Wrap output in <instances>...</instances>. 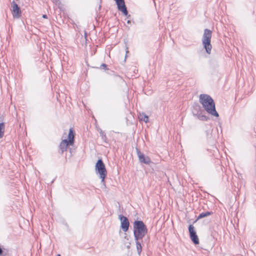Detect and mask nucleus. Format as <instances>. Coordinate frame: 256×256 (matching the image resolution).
<instances>
[{"label":"nucleus","instance_id":"1","mask_svg":"<svg viewBox=\"0 0 256 256\" xmlns=\"http://www.w3.org/2000/svg\"><path fill=\"white\" fill-rule=\"evenodd\" d=\"M134 236L138 254H140L142 251L141 243L143 242L142 238L148 233L146 226L142 220H136L134 222Z\"/></svg>","mask_w":256,"mask_h":256},{"label":"nucleus","instance_id":"2","mask_svg":"<svg viewBox=\"0 0 256 256\" xmlns=\"http://www.w3.org/2000/svg\"><path fill=\"white\" fill-rule=\"evenodd\" d=\"M199 100L204 110L209 114L216 117L219 116V114L216 110L214 100L210 96L206 94H201L200 96Z\"/></svg>","mask_w":256,"mask_h":256},{"label":"nucleus","instance_id":"3","mask_svg":"<svg viewBox=\"0 0 256 256\" xmlns=\"http://www.w3.org/2000/svg\"><path fill=\"white\" fill-rule=\"evenodd\" d=\"M95 170L96 174H99L100 178L101 179V183L105 186L104 178L107 175V171L102 159H98L96 162Z\"/></svg>","mask_w":256,"mask_h":256},{"label":"nucleus","instance_id":"4","mask_svg":"<svg viewBox=\"0 0 256 256\" xmlns=\"http://www.w3.org/2000/svg\"><path fill=\"white\" fill-rule=\"evenodd\" d=\"M212 35V31L206 28L204 30V33L202 37V42L204 47L206 49V52L210 54L212 50V45L210 44V40Z\"/></svg>","mask_w":256,"mask_h":256},{"label":"nucleus","instance_id":"5","mask_svg":"<svg viewBox=\"0 0 256 256\" xmlns=\"http://www.w3.org/2000/svg\"><path fill=\"white\" fill-rule=\"evenodd\" d=\"M118 219L120 221V228L124 232H126L129 228L130 222L128 219L122 214L118 215Z\"/></svg>","mask_w":256,"mask_h":256},{"label":"nucleus","instance_id":"6","mask_svg":"<svg viewBox=\"0 0 256 256\" xmlns=\"http://www.w3.org/2000/svg\"><path fill=\"white\" fill-rule=\"evenodd\" d=\"M188 229L190 233V236L192 241L195 244H198L199 239L194 230V227L193 226V225L190 224Z\"/></svg>","mask_w":256,"mask_h":256},{"label":"nucleus","instance_id":"7","mask_svg":"<svg viewBox=\"0 0 256 256\" xmlns=\"http://www.w3.org/2000/svg\"><path fill=\"white\" fill-rule=\"evenodd\" d=\"M12 13L14 18H19L22 16V11L20 6L14 0L12 4Z\"/></svg>","mask_w":256,"mask_h":256},{"label":"nucleus","instance_id":"8","mask_svg":"<svg viewBox=\"0 0 256 256\" xmlns=\"http://www.w3.org/2000/svg\"><path fill=\"white\" fill-rule=\"evenodd\" d=\"M136 150L139 161L141 163L150 164L152 162L150 158L148 156H146L139 149L136 148Z\"/></svg>","mask_w":256,"mask_h":256},{"label":"nucleus","instance_id":"9","mask_svg":"<svg viewBox=\"0 0 256 256\" xmlns=\"http://www.w3.org/2000/svg\"><path fill=\"white\" fill-rule=\"evenodd\" d=\"M116 5L118 10L122 12L125 16H128V18L130 16V15H128V12L124 0L116 4Z\"/></svg>","mask_w":256,"mask_h":256},{"label":"nucleus","instance_id":"10","mask_svg":"<svg viewBox=\"0 0 256 256\" xmlns=\"http://www.w3.org/2000/svg\"><path fill=\"white\" fill-rule=\"evenodd\" d=\"M68 145H70V144L68 140L66 139L62 140L60 142L59 146L60 149V154H62L64 152L67 150V148Z\"/></svg>","mask_w":256,"mask_h":256},{"label":"nucleus","instance_id":"11","mask_svg":"<svg viewBox=\"0 0 256 256\" xmlns=\"http://www.w3.org/2000/svg\"><path fill=\"white\" fill-rule=\"evenodd\" d=\"M101 69H104L105 70H108V71L107 72L108 74L110 75H114L116 77L118 78L120 80H123L122 78L120 76L115 74L114 72L112 70H109L107 68V65L105 64H102L100 67Z\"/></svg>","mask_w":256,"mask_h":256},{"label":"nucleus","instance_id":"12","mask_svg":"<svg viewBox=\"0 0 256 256\" xmlns=\"http://www.w3.org/2000/svg\"><path fill=\"white\" fill-rule=\"evenodd\" d=\"M74 132L72 129L70 128L69 130L68 135V140L69 142L70 145L72 146L74 144Z\"/></svg>","mask_w":256,"mask_h":256},{"label":"nucleus","instance_id":"13","mask_svg":"<svg viewBox=\"0 0 256 256\" xmlns=\"http://www.w3.org/2000/svg\"><path fill=\"white\" fill-rule=\"evenodd\" d=\"M212 214H213V212H202L201 214H199V216L197 218L196 220L194 222H196L197 220H198L199 219H200L212 215Z\"/></svg>","mask_w":256,"mask_h":256},{"label":"nucleus","instance_id":"14","mask_svg":"<svg viewBox=\"0 0 256 256\" xmlns=\"http://www.w3.org/2000/svg\"><path fill=\"white\" fill-rule=\"evenodd\" d=\"M192 111H194L195 112L198 113L202 112L201 107L198 104L196 103L193 106V110H192Z\"/></svg>","mask_w":256,"mask_h":256},{"label":"nucleus","instance_id":"15","mask_svg":"<svg viewBox=\"0 0 256 256\" xmlns=\"http://www.w3.org/2000/svg\"><path fill=\"white\" fill-rule=\"evenodd\" d=\"M4 122L0 123V138H2L4 134Z\"/></svg>","mask_w":256,"mask_h":256},{"label":"nucleus","instance_id":"16","mask_svg":"<svg viewBox=\"0 0 256 256\" xmlns=\"http://www.w3.org/2000/svg\"><path fill=\"white\" fill-rule=\"evenodd\" d=\"M139 118L140 120H142L146 122L148 120V116L144 114H140Z\"/></svg>","mask_w":256,"mask_h":256},{"label":"nucleus","instance_id":"17","mask_svg":"<svg viewBox=\"0 0 256 256\" xmlns=\"http://www.w3.org/2000/svg\"><path fill=\"white\" fill-rule=\"evenodd\" d=\"M100 136H101L102 140L106 142L107 140V138L106 136V134H105L104 132H103L102 130H100Z\"/></svg>","mask_w":256,"mask_h":256},{"label":"nucleus","instance_id":"18","mask_svg":"<svg viewBox=\"0 0 256 256\" xmlns=\"http://www.w3.org/2000/svg\"><path fill=\"white\" fill-rule=\"evenodd\" d=\"M208 118L205 115L201 114L200 120L202 121H207L208 120Z\"/></svg>","mask_w":256,"mask_h":256},{"label":"nucleus","instance_id":"19","mask_svg":"<svg viewBox=\"0 0 256 256\" xmlns=\"http://www.w3.org/2000/svg\"><path fill=\"white\" fill-rule=\"evenodd\" d=\"M192 114L194 116H196L197 118L200 120V115L202 114V112H200V113H198V112H195L194 111H192Z\"/></svg>","mask_w":256,"mask_h":256},{"label":"nucleus","instance_id":"20","mask_svg":"<svg viewBox=\"0 0 256 256\" xmlns=\"http://www.w3.org/2000/svg\"><path fill=\"white\" fill-rule=\"evenodd\" d=\"M42 17L44 18H47V16L46 14H44L42 16Z\"/></svg>","mask_w":256,"mask_h":256},{"label":"nucleus","instance_id":"21","mask_svg":"<svg viewBox=\"0 0 256 256\" xmlns=\"http://www.w3.org/2000/svg\"><path fill=\"white\" fill-rule=\"evenodd\" d=\"M127 24H131V21L130 20H128L127 21Z\"/></svg>","mask_w":256,"mask_h":256},{"label":"nucleus","instance_id":"22","mask_svg":"<svg viewBox=\"0 0 256 256\" xmlns=\"http://www.w3.org/2000/svg\"><path fill=\"white\" fill-rule=\"evenodd\" d=\"M128 48H126V54L128 52Z\"/></svg>","mask_w":256,"mask_h":256},{"label":"nucleus","instance_id":"23","mask_svg":"<svg viewBox=\"0 0 256 256\" xmlns=\"http://www.w3.org/2000/svg\"><path fill=\"white\" fill-rule=\"evenodd\" d=\"M127 248H130V246H127Z\"/></svg>","mask_w":256,"mask_h":256},{"label":"nucleus","instance_id":"24","mask_svg":"<svg viewBox=\"0 0 256 256\" xmlns=\"http://www.w3.org/2000/svg\"><path fill=\"white\" fill-rule=\"evenodd\" d=\"M57 256H60V254H58Z\"/></svg>","mask_w":256,"mask_h":256},{"label":"nucleus","instance_id":"25","mask_svg":"<svg viewBox=\"0 0 256 256\" xmlns=\"http://www.w3.org/2000/svg\"><path fill=\"white\" fill-rule=\"evenodd\" d=\"M0 256H4V254H2V255H0Z\"/></svg>","mask_w":256,"mask_h":256}]
</instances>
